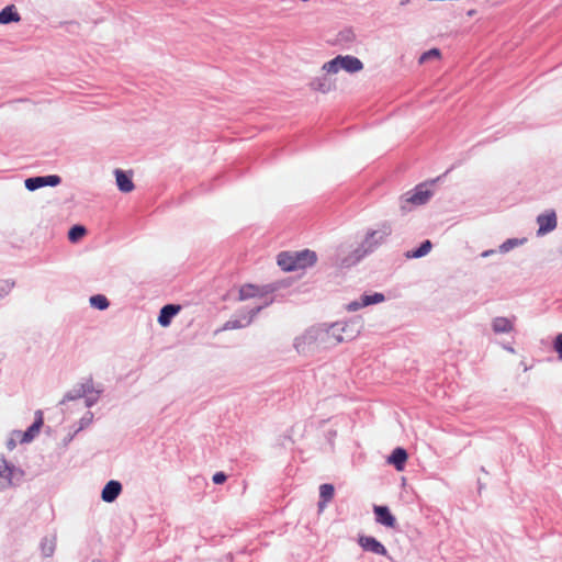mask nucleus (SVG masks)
<instances>
[{
	"label": "nucleus",
	"instance_id": "obj_1",
	"mask_svg": "<svg viewBox=\"0 0 562 562\" xmlns=\"http://www.w3.org/2000/svg\"><path fill=\"white\" fill-rule=\"evenodd\" d=\"M391 235L390 225L383 224L380 228L371 231L366 235L363 241L346 258L342 259V265L351 266L361 260L369 252H372L380 246L387 236Z\"/></svg>",
	"mask_w": 562,
	"mask_h": 562
},
{
	"label": "nucleus",
	"instance_id": "obj_2",
	"mask_svg": "<svg viewBox=\"0 0 562 562\" xmlns=\"http://www.w3.org/2000/svg\"><path fill=\"white\" fill-rule=\"evenodd\" d=\"M317 256L310 249L301 251H282L277 257V263L283 271H295L315 265Z\"/></svg>",
	"mask_w": 562,
	"mask_h": 562
},
{
	"label": "nucleus",
	"instance_id": "obj_3",
	"mask_svg": "<svg viewBox=\"0 0 562 562\" xmlns=\"http://www.w3.org/2000/svg\"><path fill=\"white\" fill-rule=\"evenodd\" d=\"M340 69L350 74H355L363 69V64L359 58L355 56L338 55L337 57L323 65V70H325L327 74H337Z\"/></svg>",
	"mask_w": 562,
	"mask_h": 562
},
{
	"label": "nucleus",
	"instance_id": "obj_4",
	"mask_svg": "<svg viewBox=\"0 0 562 562\" xmlns=\"http://www.w3.org/2000/svg\"><path fill=\"white\" fill-rule=\"evenodd\" d=\"M23 473L11 467L4 459H0V486L8 488L21 482Z\"/></svg>",
	"mask_w": 562,
	"mask_h": 562
},
{
	"label": "nucleus",
	"instance_id": "obj_5",
	"mask_svg": "<svg viewBox=\"0 0 562 562\" xmlns=\"http://www.w3.org/2000/svg\"><path fill=\"white\" fill-rule=\"evenodd\" d=\"M325 334L328 339L333 338L335 342H341L356 337L358 330L352 329L348 324L337 323L331 325Z\"/></svg>",
	"mask_w": 562,
	"mask_h": 562
},
{
	"label": "nucleus",
	"instance_id": "obj_6",
	"mask_svg": "<svg viewBox=\"0 0 562 562\" xmlns=\"http://www.w3.org/2000/svg\"><path fill=\"white\" fill-rule=\"evenodd\" d=\"M537 224L539 226L537 236H543L557 228L558 220L554 210H547L537 216Z\"/></svg>",
	"mask_w": 562,
	"mask_h": 562
},
{
	"label": "nucleus",
	"instance_id": "obj_7",
	"mask_svg": "<svg viewBox=\"0 0 562 562\" xmlns=\"http://www.w3.org/2000/svg\"><path fill=\"white\" fill-rule=\"evenodd\" d=\"M432 192L424 184L417 186L414 191L407 192L403 196L404 203L412 205H423L431 198Z\"/></svg>",
	"mask_w": 562,
	"mask_h": 562
},
{
	"label": "nucleus",
	"instance_id": "obj_8",
	"mask_svg": "<svg viewBox=\"0 0 562 562\" xmlns=\"http://www.w3.org/2000/svg\"><path fill=\"white\" fill-rule=\"evenodd\" d=\"M60 177L56 175L45 177H33L25 180V188L30 191H34L45 186L55 187L60 183Z\"/></svg>",
	"mask_w": 562,
	"mask_h": 562
},
{
	"label": "nucleus",
	"instance_id": "obj_9",
	"mask_svg": "<svg viewBox=\"0 0 562 562\" xmlns=\"http://www.w3.org/2000/svg\"><path fill=\"white\" fill-rule=\"evenodd\" d=\"M358 542H359L360 547L366 551H369V552H372V553H375L379 555H386V553H387L385 547L373 537L360 536Z\"/></svg>",
	"mask_w": 562,
	"mask_h": 562
},
{
	"label": "nucleus",
	"instance_id": "obj_10",
	"mask_svg": "<svg viewBox=\"0 0 562 562\" xmlns=\"http://www.w3.org/2000/svg\"><path fill=\"white\" fill-rule=\"evenodd\" d=\"M373 512L375 514V519L379 524L389 527L394 528L396 525L395 517L391 514L390 509L386 506H378L375 505L373 507Z\"/></svg>",
	"mask_w": 562,
	"mask_h": 562
},
{
	"label": "nucleus",
	"instance_id": "obj_11",
	"mask_svg": "<svg viewBox=\"0 0 562 562\" xmlns=\"http://www.w3.org/2000/svg\"><path fill=\"white\" fill-rule=\"evenodd\" d=\"M114 175H115L116 186L121 192L130 193L134 190L135 186L132 181V175H130L121 169H115Z\"/></svg>",
	"mask_w": 562,
	"mask_h": 562
},
{
	"label": "nucleus",
	"instance_id": "obj_12",
	"mask_svg": "<svg viewBox=\"0 0 562 562\" xmlns=\"http://www.w3.org/2000/svg\"><path fill=\"white\" fill-rule=\"evenodd\" d=\"M515 317H494V336L498 334H512L515 330Z\"/></svg>",
	"mask_w": 562,
	"mask_h": 562
},
{
	"label": "nucleus",
	"instance_id": "obj_13",
	"mask_svg": "<svg viewBox=\"0 0 562 562\" xmlns=\"http://www.w3.org/2000/svg\"><path fill=\"white\" fill-rule=\"evenodd\" d=\"M122 491V485L119 481H109L102 490L101 497L106 503L114 502Z\"/></svg>",
	"mask_w": 562,
	"mask_h": 562
},
{
	"label": "nucleus",
	"instance_id": "obj_14",
	"mask_svg": "<svg viewBox=\"0 0 562 562\" xmlns=\"http://www.w3.org/2000/svg\"><path fill=\"white\" fill-rule=\"evenodd\" d=\"M180 310H181L180 305H175V304L165 305L160 310V313H159V316H158V323L162 327L169 326L170 323H171L172 317L176 316L180 312Z\"/></svg>",
	"mask_w": 562,
	"mask_h": 562
},
{
	"label": "nucleus",
	"instance_id": "obj_15",
	"mask_svg": "<svg viewBox=\"0 0 562 562\" xmlns=\"http://www.w3.org/2000/svg\"><path fill=\"white\" fill-rule=\"evenodd\" d=\"M407 452L403 448H395L389 457V462L392 463L397 471L404 470L407 461Z\"/></svg>",
	"mask_w": 562,
	"mask_h": 562
},
{
	"label": "nucleus",
	"instance_id": "obj_16",
	"mask_svg": "<svg viewBox=\"0 0 562 562\" xmlns=\"http://www.w3.org/2000/svg\"><path fill=\"white\" fill-rule=\"evenodd\" d=\"M335 487L333 484H322L319 486V497L318 509L319 512L324 510L327 504L334 498Z\"/></svg>",
	"mask_w": 562,
	"mask_h": 562
},
{
	"label": "nucleus",
	"instance_id": "obj_17",
	"mask_svg": "<svg viewBox=\"0 0 562 562\" xmlns=\"http://www.w3.org/2000/svg\"><path fill=\"white\" fill-rule=\"evenodd\" d=\"M21 20V15L16 11L13 4L7 5L4 9L0 11V24H8L11 22H19Z\"/></svg>",
	"mask_w": 562,
	"mask_h": 562
},
{
	"label": "nucleus",
	"instance_id": "obj_18",
	"mask_svg": "<svg viewBox=\"0 0 562 562\" xmlns=\"http://www.w3.org/2000/svg\"><path fill=\"white\" fill-rule=\"evenodd\" d=\"M262 295H263L262 290L252 284L243 285L239 290V299L240 300L261 297Z\"/></svg>",
	"mask_w": 562,
	"mask_h": 562
},
{
	"label": "nucleus",
	"instance_id": "obj_19",
	"mask_svg": "<svg viewBox=\"0 0 562 562\" xmlns=\"http://www.w3.org/2000/svg\"><path fill=\"white\" fill-rule=\"evenodd\" d=\"M43 425V418L41 413L38 414L37 419L29 427L26 431L22 434L21 441L29 442L31 441L36 434H38L41 427Z\"/></svg>",
	"mask_w": 562,
	"mask_h": 562
},
{
	"label": "nucleus",
	"instance_id": "obj_20",
	"mask_svg": "<svg viewBox=\"0 0 562 562\" xmlns=\"http://www.w3.org/2000/svg\"><path fill=\"white\" fill-rule=\"evenodd\" d=\"M431 248H432L431 241L430 240H425L417 249L407 251L405 254V256L408 259H411V258H420V257H424L427 254H429Z\"/></svg>",
	"mask_w": 562,
	"mask_h": 562
},
{
	"label": "nucleus",
	"instance_id": "obj_21",
	"mask_svg": "<svg viewBox=\"0 0 562 562\" xmlns=\"http://www.w3.org/2000/svg\"><path fill=\"white\" fill-rule=\"evenodd\" d=\"M316 339V336L313 334H306L295 340V348L299 352H306V347L312 344V341Z\"/></svg>",
	"mask_w": 562,
	"mask_h": 562
},
{
	"label": "nucleus",
	"instance_id": "obj_22",
	"mask_svg": "<svg viewBox=\"0 0 562 562\" xmlns=\"http://www.w3.org/2000/svg\"><path fill=\"white\" fill-rule=\"evenodd\" d=\"M87 234L86 227L81 225H75L72 226L68 232V239L71 243H77L85 235Z\"/></svg>",
	"mask_w": 562,
	"mask_h": 562
},
{
	"label": "nucleus",
	"instance_id": "obj_23",
	"mask_svg": "<svg viewBox=\"0 0 562 562\" xmlns=\"http://www.w3.org/2000/svg\"><path fill=\"white\" fill-rule=\"evenodd\" d=\"M494 344L502 347L504 350L515 355L516 350L514 348L515 345V337L513 335L509 336L507 339H498L494 336Z\"/></svg>",
	"mask_w": 562,
	"mask_h": 562
},
{
	"label": "nucleus",
	"instance_id": "obj_24",
	"mask_svg": "<svg viewBox=\"0 0 562 562\" xmlns=\"http://www.w3.org/2000/svg\"><path fill=\"white\" fill-rule=\"evenodd\" d=\"M525 243V239L519 238H509L506 241H504L499 247L498 250L502 254H506L510 251L512 249L522 245Z\"/></svg>",
	"mask_w": 562,
	"mask_h": 562
},
{
	"label": "nucleus",
	"instance_id": "obj_25",
	"mask_svg": "<svg viewBox=\"0 0 562 562\" xmlns=\"http://www.w3.org/2000/svg\"><path fill=\"white\" fill-rule=\"evenodd\" d=\"M90 304L94 308L105 310L109 306V301L104 295L98 294L90 297Z\"/></svg>",
	"mask_w": 562,
	"mask_h": 562
},
{
	"label": "nucleus",
	"instance_id": "obj_26",
	"mask_svg": "<svg viewBox=\"0 0 562 562\" xmlns=\"http://www.w3.org/2000/svg\"><path fill=\"white\" fill-rule=\"evenodd\" d=\"M441 57V53L438 48H431L427 52H425L420 57H419V64H425L427 63L428 60H431V59H440Z\"/></svg>",
	"mask_w": 562,
	"mask_h": 562
},
{
	"label": "nucleus",
	"instance_id": "obj_27",
	"mask_svg": "<svg viewBox=\"0 0 562 562\" xmlns=\"http://www.w3.org/2000/svg\"><path fill=\"white\" fill-rule=\"evenodd\" d=\"M383 301H384V295L382 293H374V294L362 296V305H364V306L381 303Z\"/></svg>",
	"mask_w": 562,
	"mask_h": 562
},
{
	"label": "nucleus",
	"instance_id": "obj_28",
	"mask_svg": "<svg viewBox=\"0 0 562 562\" xmlns=\"http://www.w3.org/2000/svg\"><path fill=\"white\" fill-rule=\"evenodd\" d=\"M553 347L559 355V358L562 359V333L555 337Z\"/></svg>",
	"mask_w": 562,
	"mask_h": 562
},
{
	"label": "nucleus",
	"instance_id": "obj_29",
	"mask_svg": "<svg viewBox=\"0 0 562 562\" xmlns=\"http://www.w3.org/2000/svg\"><path fill=\"white\" fill-rule=\"evenodd\" d=\"M226 475L223 472H217L213 475V482L215 484H223L226 481Z\"/></svg>",
	"mask_w": 562,
	"mask_h": 562
},
{
	"label": "nucleus",
	"instance_id": "obj_30",
	"mask_svg": "<svg viewBox=\"0 0 562 562\" xmlns=\"http://www.w3.org/2000/svg\"><path fill=\"white\" fill-rule=\"evenodd\" d=\"M361 307H364V305H362V301L361 302H351L347 305V310L350 311V312H355Z\"/></svg>",
	"mask_w": 562,
	"mask_h": 562
},
{
	"label": "nucleus",
	"instance_id": "obj_31",
	"mask_svg": "<svg viewBox=\"0 0 562 562\" xmlns=\"http://www.w3.org/2000/svg\"><path fill=\"white\" fill-rule=\"evenodd\" d=\"M243 325L239 324L237 321H229L227 324H226V327L228 328H238V327H241Z\"/></svg>",
	"mask_w": 562,
	"mask_h": 562
},
{
	"label": "nucleus",
	"instance_id": "obj_32",
	"mask_svg": "<svg viewBox=\"0 0 562 562\" xmlns=\"http://www.w3.org/2000/svg\"><path fill=\"white\" fill-rule=\"evenodd\" d=\"M315 89L319 90L322 92H327L328 91V88L324 83H319Z\"/></svg>",
	"mask_w": 562,
	"mask_h": 562
},
{
	"label": "nucleus",
	"instance_id": "obj_33",
	"mask_svg": "<svg viewBox=\"0 0 562 562\" xmlns=\"http://www.w3.org/2000/svg\"><path fill=\"white\" fill-rule=\"evenodd\" d=\"M411 0H401L400 3L401 5H405V4H408Z\"/></svg>",
	"mask_w": 562,
	"mask_h": 562
},
{
	"label": "nucleus",
	"instance_id": "obj_34",
	"mask_svg": "<svg viewBox=\"0 0 562 562\" xmlns=\"http://www.w3.org/2000/svg\"><path fill=\"white\" fill-rule=\"evenodd\" d=\"M490 255V250H486L482 254V257H487Z\"/></svg>",
	"mask_w": 562,
	"mask_h": 562
},
{
	"label": "nucleus",
	"instance_id": "obj_35",
	"mask_svg": "<svg viewBox=\"0 0 562 562\" xmlns=\"http://www.w3.org/2000/svg\"><path fill=\"white\" fill-rule=\"evenodd\" d=\"M473 13H474V11H473V10H471V11H469V12H468V14H469V15H473Z\"/></svg>",
	"mask_w": 562,
	"mask_h": 562
},
{
	"label": "nucleus",
	"instance_id": "obj_36",
	"mask_svg": "<svg viewBox=\"0 0 562 562\" xmlns=\"http://www.w3.org/2000/svg\"><path fill=\"white\" fill-rule=\"evenodd\" d=\"M92 562H101L100 560H93Z\"/></svg>",
	"mask_w": 562,
	"mask_h": 562
},
{
	"label": "nucleus",
	"instance_id": "obj_37",
	"mask_svg": "<svg viewBox=\"0 0 562 562\" xmlns=\"http://www.w3.org/2000/svg\"><path fill=\"white\" fill-rule=\"evenodd\" d=\"M560 254L562 255V247H561V249H560Z\"/></svg>",
	"mask_w": 562,
	"mask_h": 562
},
{
	"label": "nucleus",
	"instance_id": "obj_38",
	"mask_svg": "<svg viewBox=\"0 0 562 562\" xmlns=\"http://www.w3.org/2000/svg\"><path fill=\"white\" fill-rule=\"evenodd\" d=\"M2 296V294L0 293V297Z\"/></svg>",
	"mask_w": 562,
	"mask_h": 562
}]
</instances>
